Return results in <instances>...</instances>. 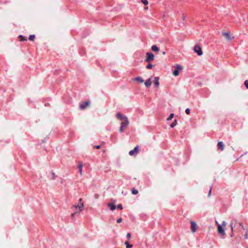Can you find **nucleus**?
Instances as JSON below:
<instances>
[{
	"instance_id": "obj_1",
	"label": "nucleus",
	"mask_w": 248,
	"mask_h": 248,
	"mask_svg": "<svg viewBox=\"0 0 248 248\" xmlns=\"http://www.w3.org/2000/svg\"><path fill=\"white\" fill-rule=\"evenodd\" d=\"M116 118L118 119H120L122 122L121 124V126L119 129V131L121 132H122L124 130L126 126L129 124V122L128 121L127 118L125 116H124L120 112H118L116 114Z\"/></svg>"
},
{
	"instance_id": "obj_29",
	"label": "nucleus",
	"mask_w": 248,
	"mask_h": 248,
	"mask_svg": "<svg viewBox=\"0 0 248 248\" xmlns=\"http://www.w3.org/2000/svg\"><path fill=\"white\" fill-rule=\"evenodd\" d=\"M126 237L128 239H130L131 238V234L130 233H127V234H126Z\"/></svg>"
},
{
	"instance_id": "obj_33",
	"label": "nucleus",
	"mask_w": 248,
	"mask_h": 248,
	"mask_svg": "<svg viewBox=\"0 0 248 248\" xmlns=\"http://www.w3.org/2000/svg\"><path fill=\"white\" fill-rule=\"evenodd\" d=\"M95 147L96 148V149H100V145H97V146H95Z\"/></svg>"
},
{
	"instance_id": "obj_11",
	"label": "nucleus",
	"mask_w": 248,
	"mask_h": 248,
	"mask_svg": "<svg viewBox=\"0 0 248 248\" xmlns=\"http://www.w3.org/2000/svg\"><path fill=\"white\" fill-rule=\"evenodd\" d=\"M217 146L219 149L221 151H223L224 149V144L222 141H219L218 142Z\"/></svg>"
},
{
	"instance_id": "obj_4",
	"label": "nucleus",
	"mask_w": 248,
	"mask_h": 248,
	"mask_svg": "<svg viewBox=\"0 0 248 248\" xmlns=\"http://www.w3.org/2000/svg\"><path fill=\"white\" fill-rule=\"evenodd\" d=\"M155 58L154 55L150 52H147L146 53V59H145V62H150L154 60Z\"/></svg>"
},
{
	"instance_id": "obj_35",
	"label": "nucleus",
	"mask_w": 248,
	"mask_h": 248,
	"mask_svg": "<svg viewBox=\"0 0 248 248\" xmlns=\"http://www.w3.org/2000/svg\"><path fill=\"white\" fill-rule=\"evenodd\" d=\"M162 54H163V55H165V54H166V52L164 51V52H163Z\"/></svg>"
},
{
	"instance_id": "obj_26",
	"label": "nucleus",
	"mask_w": 248,
	"mask_h": 248,
	"mask_svg": "<svg viewBox=\"0 0 248 248\" xmlns=\"http://www.w3.org/2000/svg\"><path fill=\"white\" fill-rule=\"evenodd\" d=\"M244 84L246 87L248 89V80H247L245 81Z\"/></svg>"
},
{
	"instance_id": "obj_21",
	"label": "nucleus",
	"mask_w": 248,
	"mask_h": 248,
	"mask_svg": "<svg viewBox=\"0 0 248 248\" xmlns=\"http://www.w3.org/2000/svg\"><path fill=\"white\" fill-rule=\"evenodd\" d=\"M176 124H177V121L176 120H175L174 121V122L171 124H170V126L172 128V127H174Z\"/></svg>"
},
{
	"instance_id": "obj_6",
	"label": "nucleus",
	"mask_w": 248,
	"mask_h": 248,
	"mask_svg": "<svg viewBox=\"0 0 248 248\" xmlns=\"http://www.w3.org/2000/svg\"><path fill=\"white\" fill-rule=\"evenodd\" d=\"M194 51L195 53H197L199 56H201L202 54L201 47L198 45H196L194 46Z\"/></svg>"
},
{
	"instance_id": "obj_27",
	"label": "nucleus",
	"mask_w": 248,
	"mask_h": 248,
	"mask_svg": "<svg viewBox=\"0 0 248 248\" xmlns=\"http://www.w3.org/2000/svg\"><path fill=\"white\" fill-rule=\"evenodd\" d=\"M185 112L186 114H189L190 113V109L187 108L186 109Z\"/></svg>"
},
{
	"instance_id": "obj_28",
	"label": "nucleus",
	"mask_w": 248,
	"mask_h": 248,
	"mask_svg": "<svg viewBox=\"0 0 248 248\" xmlns=\"http://www.w3.org/2000/svg\"><path fill=\"white\" fill-rule=\"evenodd\" d=\"M117 208L120 210L123 209V206L121 204H119L117 205Z\"/></svg>"
},
{
	"instance_id": "obj_10",
	"label": "nucleus",
	"mask_w": 248,
	"mask_h": 248,
	"mask_svg": "<svg viewBox=\"0 0 248 248\" xmlns=\"http://www.w3.org/2000/svg\"><path fill=\"white\" fill-rule=\"evenodd\" d=\"M182 68L179 65H176V69L173 72V75L174 76H177L179 73V70H181Z\"/></svg>"
},
{
	"instance_id": "obj_34",
	"label": "nucleus",
	"mask_w": 248,
	"mask_h": 248,
	"mask_svg": "<svg viewBox=\"0 0 248 248\" xmlns=\"http://www.w3.org/2000/svg\"><path fill=\"white\" fill-rule=\"evenodd\" d=\"M148 9V7H145L144 8V9H145V10H147Z\"/></svg>"
},
{
	"instance_id": "obj_17",
	"label": "nucleus",
	"mask_w": 248,
	"mask_h": 248,
	"mask_svg": "<svg viewBox=\"0 0 248 248\" xmlns=\"http://www.w3.org/2000/svg\"><path fill=\"white\" fill-rule=\"evenodd\" d=\"M151 49L153 51H158L159 50L158 47L155 45L151 47Z\"/></svg>"
},
{
	"instance_id": "obj_7",
	"label": "nucleus",
	"mask_w": 248,
	"mask_h": 248,
	"mask_svg": "<svg viewBox=\"0 0 248 248\" xmlns=\"http://www.w3.org/2000/svg\"><path fill=\"white\" fill-rule=\"evenodd\" d=\"M90 105V102L89 101H87L86 102H83L80 104V109H85L87 108V107H89Z\"/></svg>"
},
{
	"instance_id": "obj_14",
	"label": "nucleus",
	"mask_w": 248,
	"mask_h": 248,
	"mask_svg": "<svg viewBox=\"0 0 248 248\" xmlns=\"http://www.w3.org/2000/svg\"><path fill=\"white\" fill-rule=\"evenodd\" d=\"M155 85L156 87H158L159 85V78L158 77H155V81H154Z\"/></svg>"
},
{
	"instance_id": "obj_3",
	"label": "nucleus",
	"mask_w": 248,
	"mask_h": 248,
	"mask_svg": "<svg viewBox=\"0 0 248 248\" xmlns=\"http://www.w3.org/2000/svg\"><path fill=\"white\" fill-rule=\"evenodd\" d=\"M226 225H227L226 222L225 221H223L222 222L221 225L218 224V225H217V232L219 234H221L222 236H223L225 234L224 230L223 229V228L226 227Z\"/></svg>"
},
{
	"instance_id": "obj_15",
	"label": "nucleus",
	"mask_w": 248,
	"mask_h": 248,
	"mask_svg": "<svg viewBox=\"0 0 248 248\" xmlns=\"http://www.w3.org/2000/svg\"><path fill=\"white\" fill-rule=\"evenodd\" d=\"M82 167H83V164L81 163H80L78 166V168L79 169V172L80 173V175H82Z\"/></svg>"
},
{
	"instance_id": "obj_5",
	"label": "nucleus",
	"mask_w": 248,
	"mask_h": 248,
	"mask_svg": "<svg viewBox=\"0 0 248 248\" xmlns=\"http://www.w3.org/2000/svg\"><path fill=\"white\" fill-rule=\"evenodd\" d=\"M190 224H191V231L192 233H194L197 231V225L196 223V222L194 221H190Z\"/></svg>"
},
{
	"instance_id": "obj_22",
	"label": "nucleus",
	"mask_w": 248,
	"mask_h": 248,
	"mask_svg": "<svg viewBox=\"0 0 248 248\" xmlns=\"http://www.w3.org/2000/svg\"><path fill=\"white\" fill-rule=\"evenodd\" d=\"M153 67V65L152 64L149 63H148L147 66H146V68L147 69H152Z\"/></svg>"
},
{
	"instance_id": "obj_25",
	"label": "nucleus",
	"mask_w": 248,
	"mask_h": 248,
	"mask_svg": "<svg viewBox=\"0 0 248 248\" xmlns=\"http://www.w3.org/2000/svg\"><path fill=\"white\" fill-rule=\"evenodd\" d=\"M141 2L145 5H147L148 4V1L147 0H141Z\"/></svg>"
},
{
	"instance_id": "obj_23",
	"label": "nucleus",
	"mask_w": 248,
	"mask_h": 248,
	"mask_svg": "<svg viewBox=\"0 0 248 248\" xmlns=\"http://www.w3.org/2000/svg\"><path fill=\"white\" fill-rule=\"evenodd\" d=\"M173 116H174V114L173 113H171L169 117L167 119V121L171 120L172 119V118L173 117Z\"/></svg>"
},
{
	"instance_id": "obj_18",
	"label": "nucleus",
	"mask_w": 248,
	"mask_h": 248,
	"mask_svg": "<svg viewBox=\"0 0 248 248\" xmlns=\"http://www.w3.org/2000/svg\"><path fill=\"white\" fill-rule=\"evenodd\" d=\"M124 244L126 245V248H131L133 247L132 245L129 244L128 241H125Z\"/></svg>"
},
{
	"instance_id": "obj_9",
	"label": "nucleus",
	"mask_w": 248,
	"mask_h": 248,
	"mask_svg": "<svg viewBox=\"0 0 248 248\" xmlns=\"http://www.w3.org/2000/svg\"><path fill=\"white\" fill-rule=\"evenodd\" d=\"M222 35L229 41L231 40L234 38L233 36H231L229 32H223Z\"/></svg>"
},
{
	"instance_id": "obj_30",
	"label": "nucleus",
	"mask_w": 248,
	"mask_h": 248,
	"mask_svg": "<svg viewBox=\"0 0 248 248\" xmlns=\"http://www.w3.org/2000/svg\"><path fill=\"white\" fill-rule=\"evenodd\" d=\"M122 221V219L121 218H119L117 219V222L119 223H121Z\"/></svg>"
},
{
	"instance_id": "obj_12",
	"label": "nucleus",
	"mask_w": 248,
	"mask_h": 248,
	"mask_svg": "<svg viewBox=\"0 0 248 248\" xmlns=\"http://www.w3.org/2000/svg\"><path fill=\"white\" fill-rule=\"evenodd\" d=\"M108 206L109 207L110 209L112 211L116 209L115 205L112 203H108Z\"/></svg>"
},
{
	"instance_id": "obj_8",
	"label": "nucleus",
	"mask_w": 248,
	"mask_h": 248,
	"mask_svg": "<svg viewBox=\"0 0 248 248\" xmlns=\"http://www.w3.org/2000/svg\"><path fill=\"white\" fill-rule=\"evenodd\" d=\"M139 146H136L133 150L130 151L129 152V155L130 156L134 155H137L139 153Z\"/></svg>"
},
{
	"instance_id": "obj_32",
	"label": "nucleus",
	"mask_w": 248,
	"mask_h": 248,
	"mask_svg": "<svg viewBox=\"0 0 248 248\" xmlns=\"http://www.w3.org/2000/svg\"><path fill=\"white\" fill-rule=\"evenodd\" d=\"M211 189H212V187H210V190H209V193H208V196H210V194H211Z\"/></svg>"
},
{
	"instance_id": "obj_24",
	"label": "nucleus",
	"mask_w": 248,
	"mask_h": 248,
	"mask_svg": "<svg viewBox=\"0 0 248 248\" xmlns=\"http://www.w3.org/2000/svg\"><path fill=\"white\" fill-rule=\"evenodd\" d=\"M35 38V35H31L29 37V40L31 41H34V39Z\"/></svg>"
},
{
	"instance_id": "obj_20",
	"label": "nucleus",
	"mask_w": 248,
	"mask_h": 248,
	"mask_svg": "<svg viewBox=\"0 0 248 248\" xmlns=\"http://www.w3.org/2000/svg\"><path fill=\"white\" fill-rule=\"evenodd\" d=\"M18 37H19L20 41H23L27 40V39L26 38H25L22 35H19Z\"/></svg>"
},
{
	"instance_id": "obj_16",
	"label": "nucleus",
	"mask_w": 248,
	"mask_h": 248,
	"mask_svg": "<svg viewBox=\"0 0 248 248\" xmlns=\"http://www.w3.org/2000/svg\"><path fill=\"white\" fill-rule=\"evenodd\" d=\"M135 80L139 81L140 83H143L144 82V80L141 77H137L134 79Z\"/></svg>"
},
{
	"instance_id": "obj_19",
	"label": "nucleus",
	"mask_w": 248,
	"mask_h": 248,
	"mask_svg": "<svg viewBox=\"0 0 248 248\" xmlns=\"http://www.w3.org/2000/svg\"><path fill=\"white\" fill-rule=\"evenodd\" d=\"M138 190L136 189L135 188H133L132 189V193L134 195H136L138 193Z\"/></svg>"
},
{
	"instance_id": "obj_13",
	"label": "nucleus",
	"mask_w": 248,
	"mask_h": 248,
	"mask_svg": "<svg viewBox=\"0 0 248 248\" xmlns=\"http://www.w3.org/2000/svg\"><path fill=\"white\" fill-rule=\"evenodd\" d=\"M145 85L147 87H149L151 85V84H152V82H151V78H149L145 83Z\"/></svg>"
},
{
	"instance_id": "obj_31",
	"label": "nucleus",
	"mask_w": 248,
	"mask_h": 248,
	"mask_svg": "<svg viewBox=\"0 0 248 248\" xmlns=\"http://www.w3.org/2000/svg\"><path fill=\"white\" fill-rule=\"evenodd\" d=\"M230 226L231 227V229H232V230H233V225H232V223L231 222V224H230Z\"/></svg>"
},
{
	"instance_id": "obj_2",
	"label": "nucleus",
	"mask_w": 248,
	"mask_h": 248,
	"mask_svg": "<svg viewBox=\"0 0 248 248\" xmlns=\"http://www.w3.org/2000/svg\"><path fill=\"white\" fill-rule=\"evenodd\" d=\"M82 199H79V203L77 205H74V207L76 209L77 211L72 214V217H74L75 215L78 212H80L83 210L84 207V204L82 202Z\"/></svg>"
}]
</instances>
